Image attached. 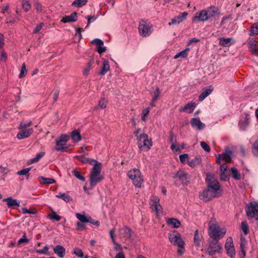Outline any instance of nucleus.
Listing matches in <instances>:
<instances>
[{
  "instance_id": "obj_1",
  "label": "nucleus",
  "mask_w": 258,
  "mask_h": 258,
  "mask_svg": "<svg viewBox=\"0 0 258 258\" xmlns=\"http://www.w3.org/2000/svg\"><path fill=\"white\" fill-rule=\"evenodd\" d=\"M226 229L220 227L218 223L215 219H211L209 223L208 234L213 239L218 240L224 236Z\"/></svg>"
},
{
  "instance_id": "obj_2",
  "label": "nucleus",
  "mask_w": 258,
  "mask_h": 258,
  "mask_svg": "<svg viewBox=\"0 0 258 258\" xmlns=\"http://www.w3.org/2000/svg\"><path fill=\"white\" fill-rule=\"evenodd\" d=\"M101 163H96L91 170L90 174V185L92 188L101 182L104 178L101 173Z\"/></svg>"
},
{
  "instance_id": "obj_3",
  "label": "nucleus",
  "mask_w": 258,
  "mask_h": 258,
  "mask_svg": "<svg viewBox=\"0 0 258 258\" xmlns=\"http://www.w3.org/2000/svg\"><path fill=\"white\" fill-rule=\"evenodd\" d=\"M208 185V189L216 197H219L222 195V190L220 189V185L218 181L215 177L211 175L207 174L206 179Z\"/></svg>"
},
{
  "instance_id": "obj_4",
  "label": "nucleus",
  "mask_w": 258,
  "mask_h": 258,
  "mask_svg": "<svg viewBox=\"0 0 258 258\" xmlns=\"http://www.w3.org/2000/svg\"><path fill=\"white\" fill-rule=\"evenodd\" d=\"M205 250L209 255L212 256L216 253H222V245L217 240H209Z\"/></svg>"
},
{
  "instance_id": "obj_5",
  "label": "nucleus",
  "mask_w": 258,
  "mask_h": 258,
  "mask_svg": "<svg viewBox=\"0 0 258 258\" xmlns=\"http://www.w3.org/2000/svg\"><path fill=\"white\" fill-rule=\"evenodd\" d=\"M128 177L133 181L134 185L137 187H141L144 182L143 176L138 169H133L127 173Z\"/></svg>"
},
{
  "instance_id": "obj_6",
  "label": "nucleus",
  "mask_w": 258,
  "mask_h": 258,
  "mask_svg": "<svg viewBox=\"0 0 258 258\" xmlns=\"http://www.w3.org/2000/svg\"><path fill=\"white\" fill-rule=\"evenodd\" d=\"M137 141L138 147L141 151H147L152 146L151 139H149L148 135L146 134H140L138 137Z\"/></svg>"
},
{
  "instance_id": "obj_7",
  "label": "nucleus",
  "mask_w": 258,
  "mask_h": 258,
  "mask_svg": "<svg viewBox=\"0 0 258 258\" xmlns=\"http://www.w3.org/2000/svg\"><path fill=\"white\" fill-rule=\"evenodd\" d=\"M69 135L66 134L61 135L59 138L56 140V147L54 150L56 151H66L68 147L67 146V142L70 139Z\"/></svg>"
},
{
  "instance_id": "obj_8",
  "label": "nucleus",
  "mask_w": 258,
  "mask_h": 258,
  "mask_svg": "<svg viewBox=\"0 0 258 258\" xmlns=\"http://www.w3.org/2000/svg\"><path fill=\"white\" fill-rule=\"evenodd\" d=\"M152 27L150 23L144 20H141L138 27L140 35L143 37L149 36L153 31Z\"/></svg>"
},
{
  "instance_id": "obj_9",
  "label": "nucleus",
  "mask_w": 258,
  "mask_h": 258,
  "mask_svg": "<svg viewBox=\"0 0 258 258\" xmlns=\"http://www.w3.org/2000/svg\"><path fill=\"white\" fill-rule=\"evenodd\" d=\"M175 184L176 186H179V182L183 185H186L189 183L188 174L183 170H179L174 176Z\"/></svg>"
},
{
  "instance_id": "obj_10",
  "label": "nucleus",
  "mask_w": 258,
  "mask_h": 258,
  "mask_svg": "<svg viewBox=\"0 0 258 258\" xmlns=\"http://www.w3.org/2000/svg\"><path fill=\"white\" fill-rule=\"evenodd\" d=\"M246 214L249 220L255 218L258 215V203L254 202L250 203L245 207Z\"/></svg>"
},
{
  "instance_id": "obj_11",
  "label": "nucleus",
  "mask_w": 258,
  "mask_h": 258,
  "mask_svg": "<svg viewBox=\"0 0 258 258\" xmlns=\"http://www.w3.org/2000/svg\"><path fill=\"white\" fill-rule=\"evenodd\" d=\"M170 241L174 245H177L179 248H182L184 246V242L182 240L181 235L175 231L169 234Z\"/></svg>"
},
{
  "instance_id": "obj_12",
  "label": "nucleus",
  "mask_w": 258,
  "mask_h": 258,
  "mask_svg": "<svg viewBox=\"0 0 258 258\" xmlns=\"http://www.w3.org/2000/svg\"><path fill=\"white\" fill-rule=\"evenodd\" d=\"M225 248L227 255L231 258H234L235 256V250L231 237H228L225 244Z\"/></svg>"
},
{
  "instance_id": "obj_13",
  "label": "nucleus",
  "mask_w": 258,
  "mask_h": 258,
  "mask_svg": "<svg viewBox=\"0 0 258 258\" xmlns=\"http://www.w3.org/2000/svg\"><path fill=\"white\" fill-rule=\"evenodd\" d=\"M133 232L131 229L127 227H124L119 230V236L121 240L126 241L132 236Z\"/></svg>"
},
{
  "instance_id": "obj_14",
  "label": "nucleus",
  "mask_w": 258,
  "mask_h": 258,
  "mask_svg": "<svg viewBox=\"0 0 258 258\" xmlns=\"http://www.w3.org/2000/svg\"><path fill=\"white\" fill-rule=\"evenodd\" d=\"M150 204L152 210L157 214L161 212V207L159 204V198L157 196H152L150 199Z\"/></svg>"
},
{
  "instance_id": "obj_15",
  "label": "nucleus",
  "mask_w": 258,
  "mask_h": 258,
  "mask_svg": "<svg viewBox=\"0 0 258 258\" xmlns=\"http://www.w3.org/2000/svg\"><path fill=\"white\" fill-rule=\"evenodd\" d=\"M187 15L188 13L186 12L181 13L179 14L177 16H176L172 19L171 22L168 23V25L171 26L172 25L179 24L186 19Z\"/></svg>"
},
{
  "instance_id": "obj_16",
  "label": "nucleus",
  "mask_w": 258,
  "mask_h": 258,
  "mask_svg": "<svg viewBox=\"0 0 258 258\" xmlns=\"http://www.w3.org/2000/svg\"><path fill=\"white\" fill-rule=\"evenodd\" d=\"M208 20L207 13H206L205 9L197 13L196 16L192 19L194 22H205Z\"/></svg>"
},
{
  "instance_id": "obj_17",
  "label": "nucleus",
  "mask_w": 258,
  "mask_h": 258,
  "mask_svg": "<svg viewBox=\"0 0 258 258\" xmlns=\"http://www.w3.org/2000/svg\"><path fill=\"white\" fill-rule=\"evenodd\" d=\"M199 198L201 200L207 202L217 197L207 189L199 193Z\"/></svg>"
},
{
  "instance_id": "obj_18",
  "label": "nucleus",
  "mask_w": 258,
  "mask_h": 258,
  "mask_svg": "<svg viewBox=\"0 0 258 258\" xmlns=\"http://www.w3.org/2000/svg\"><path fill=\"white\" fill-rule=\"evenodd\" d=\"M20 131L17 134V138L19 140L24 139L29 137L33 132L32 128H29L27 130L19 129Z\"/></svg>"
},
{
  "instance_id": "obj_19",
  "label": "nucleus",
  "mask_w": 258,
  "mask_h": 258,
  "mask_svg": "<svg viewBox=\"0 0 258 258\" xmlns=\"http://www.w3.org/2000/svg\"><path fill=\"white\" fill-rule=\"evenodd\" d=\"M231 153L230 152L219 154L217 158L216 163L220 164L221 161H224L226 163L230 162L231 160Z\"/></svg>"
},
{
  "instance_id": "obj_20",
  "label": "nucleus",
  "mask_w": 258,
  "mask_h": 258,
  "mask_svg": "<svg viewBox=\"0 0 258 258\" xmlns=\"http://www.w3.org/2000/svg\"><path fill=\"white\" fill-rule=\"evenodd\" d=\"M190 123L192 127L196 128L199 130H202L206 126L205 124L202 122L199 118H191Z\"/></svg>"
},
{
  "instance_id": "obj_21",
  "label": "nucleus",
  "mask_w": 258,
  "mask_h": 258,
  "mask_svg": "<svg viewBox=\"0 0 258 258\" xmlns=\"http://www.w3.org/2000/svg\"><path fill=\"white\" fill-rule=\"evenodd\" d=\"M3 201L7 202V206L9 208H15L20 206L19 201L16 199H13L12 197L4 199Z\"/></svg>"
},
{
  "instance_id": "obj_22",
  "label": "nucleus",
  "mask_w": 258,
  "mask_h": 258,
  "mask_svg": "<svg viewBox=\"0 0 258 258\" xmlns=\"http://www.w3.org/2000/svg\"><path fill=\"white\" fill-rule=\"evenodd\" d=\"M196 107V104L195 102H188V103L186 104L185 106L180 109L179 111L180 112H184L187 113H191L193 112L194 109H195Z\"/></svg>"
},
{
  "instance_id": "obj_23",
  "label": "nucleus",
  "mask_w": 258,
  "mask_h": 258,
  "mask_svg": "<svg viewBox=\"0 0 258 258\" xmlns=\"http://www.w3.org/2000/svg\"><path fill=\"white\" fill-rule=\"evenodd\" d=\"M78 16L76 12L72 13L70 16L63 17L61 22L64 23L74 22L77 21Z\"/></svg>"
},
{
  "instance_id": "obj_24",
  "label": "nucleus",
  "mask_w": 258,
  "mask_h": 258,
  "mask_svg": "<svg viewBox=\"0 0 258 258\" xmlns=\"http://www.w3.org/2000/svg\"><path fill=\"white\" fill-rule=\"evenodd\" d=\"M75 158L83 163H88L89 164L93 165L94 166L95 164L99 163V162H97L94 159L87 158L82 156H76Z\"/></svg>"
},
{
  "instance_id": "obj_25",
  "label": "nucleus",
  "mask_w": 258,
  "mask_h": 258,
  "mask_svg": "<svg viewBox=\"0 0 258 258\" xmlns=\"http://www.w3.org/2000/svg\"><path fill=\"white\" fill-rule=\"evenodd\" d=\"M206 10V13H207L208 19L214 17L215 15L218 14V9L214 6H211Z\"/></svg>"
},
{
  "instance_id": "obj_26",
  "label": "nucleus",
  "mask_w": 258,
  "mask_h": 258,
  "mask_svg": "<svg viewBox=\"0 0 258 258\" xmlns=\"http://www.w3.org/2000/svg\"><path fill=\"white\" fill-rule=\"evenodd\" d=\"M70 137L74 143H78L82 140V137L79 130H75L72 131Z\"/></svg>"
},
{
  "instance_id": "obj_27",
  "label": "nucleus",
  "mask_w": 258,
  "mask_h": 258,
  "mask_svg": "<svg viewBox=\"0 0 258 258\" xmlns=\"http://www.w3.org/2000/svg\"><path fill=\"white\" fill-rule=\"evenodd\" d=\"M109 69L110 66L109 61L106 59H104L99 74L101 76H104L109 70Z\"/></svg>"
},
{
  "instance_id": "obj_28",
  "label": "nucleus",
  "mask_w": 258,
  "mask_h": 258,
  "mask_svg": "<svg viewBox=\"0 0 258 258\" xmlns=\"http://www.w3.org/2000/svg\"><path fill=\"white\" fill-rule=\"evenodd\" d=\"M53 251L60 257H62L65 255L66 249L61 245H58L55 246Z\"/></svg>"
},
{
  "instance_id": "obj_29",
  "label": "nucleus",
  "mask_w": 258,
  "mask_h": 258,
  "mask_svg": "<svg viewBox=\"0 0 258 258\" xmlns=\"http://www.w3.org/2000/svg\"><path fill=\"white\" fill-rule=\"evenodd\" d=\"M227 168L228 166L226 163L222 164L220 166V178L222 180H226L227 178Z\"/></svg>"
},
{
  "instance_id": "obj_30",
  "label": "nucleus",
  "mask_w": 258,
  "mask_h": 258,
  "mask_svg": "<svg viewBox=\"0 0 258 258\" xmlns=\"http://www.w3.org/2000/svg\"><path fill=\"white\" fill-rule=\"evenodd\" d=\"M232 40V38H220L219 39V44L220 45L222 46L225 47H228L231 45L232 43H233L234 42L232 43L231 41Z\"/></svg>"
},
{
  "instance_id": "obj_31",
  "label": "nucleus",
  "mask_w": 258,
  "mask_h": 258,
  "mask_svg": "<svg viewBox=\"0 0 258 258\" xmlns=\"http://www.w3.org/2000/svg\"><path fill=\"white\" fill-rule=\"evenodd\" d=\"M202 236L199 234L198 230H196L194 233V242L196 246L200 247L201 246V240Z\"/></svg>"
},
{
  "instance_id": "obj_32",
  "label": "nucleus",
  "mask_w": 258,
  "mask_h": 258,
  "mask_svg": "<svg viewBox=\"0 0 258 258\" xmlns=\"http://www.w3.org/2000/svg\"><path fill=\"white\" fill-rule=\"evenodd\" d=\"M167 222L168 225H171L173 228H178L181 225L180 222L175 218L169 219Z\"/></svg>"
},
{
  "instance_id": "obj_33",
  "label": "nucleus",
  "mask_w": 258,
  "mask_h": 258,
  "mask_svg": "<svg viewBox=\"0 0 258 258\" xmlns=\"http://www.w3.org/2000/svg\"><path fill=\"white\" fill-rule=\"evenodd\" d=\"M213 90L211 88H206L205 89L201 95L199 97V100L200 101H203L206 97H207L209 95H210L212 92Z\"/></svg>"
},
{
  "instance_id": "obj_34",
  "label": "nucleus",
  "mask_w": 258,
  "mask_h": 258,
  "mask_svg": "<svg viewBox=\"0 0 258 258\" xmlns=\"http://www.w3.org/2000/svg\"><path fill=\"white\" fill-rule=\"evenodd\" d=\"M76 216L78 219H79L82 223H87L88 221V218L89 215H86L85 214H81L77 213H76Z\"/></svg>"
},
{
  "instance_id": "obj_35",
  "label": "nucleus",
  "mask_w": 258,
  "mask_h": 258,
  "mask_svg": "<svg viewBox=\"0 0 258 258\" xmlns=\"http://www.w3.org/2000/svg\"><path fill=\"white\" fill-rule=\"evenodd\" d=\"M41 184H50L55 182V180L50 178H46L42 176L38 178Z\"/></svg>"
},
{
  "instance_id": "obj_36",
  "label": "nucleus",
  "mask_w": 258,
  "mask_h": 258,
  "mask_svg": "<svg viewBox=\"0 0 258 258\" xmlns=\"http://www.w3.org/2000/svg\"><path fill=\"white\" fill-rule=\"evenodd\" d=\"M201 163V159L200 158H195L191 161L187 162V164L191 167L194 168L200 165Z\"/></svg>"
},
{
  "instance_id": "obj_37",
  "label": "nucleus",
  "mask_w": 258,
  "mask_h": 258,
  "mask_svg": "<svg viewBox=\"0 0 258 258\" xmlns=\"http://www.w3.org/2000/svg\"><path fill=\"white\" fill-rule=\"evenodd\" d=\"M56 197L61 199L67 203L70 202L72 200L71 198L68 194L62 192H59L57 195H56Z\"/></svg>"
},
{
  "instance_id": "obj_38",
  "label": "nucleus",
  "mask_w": 258,
  "mask_h": 258,
  "mask_svg": "<svg viewBox=\"0 0 258 258\" xmlns=\"http://www.w3.org/2000/svg\"><path fill=\"white\" fill-rule=\"evenodd\" d=\"M232 176L233 178L236 180H240L241 178L240 173L238 171V170L235 167H232L231 168Z\"/></svg>"
},
{
  "instance_id": "obj_39",
  "label": "nucleus",
  "mask_w": 258,
  "mask_h": 258,
  "mask_svg": "<svg viewBox=\"0 0 258 258\" xmlns=\"http://www.w3.org/2000/svg\"><path fill=\"white\" fill-rule=\"evenodd\" d=\"M22 7L25 12L29 11L31 8V5L29 0H23Z\"/></svg>"
},
{
  "instance_id": "obj_40",
  "label": "nucleus",
  "mask_w": 258,
  "mask_h": 258,
  "mask_svg": "<svg viewBox=\"0 0 258 258\" xmlns=\"http://www.w3.org/2000/svg\"><path fill=\"white\" fill-rule=\"evenodd\" d=\"M248 119H249V118H248V116L246 115L244 117L243 120H241L239 121V124L240 127L242 130H244L245 129V128L246 127V126H247V125L248 124Z\"/></svg>"
},
{
  "instance_id": "obj_41",
  "label": "nucleus",
  "mask_w": 258,
  "mask_h": 258,
  "mask_svg": "<svg viewBox=\"0 0 258 258\" xmlns=\"http://www.w3.org/2000/svg\"><path fill=\"white\" fill-rule=\"evenodd\" d=\"M258 34V22L254 23L251 27L249 35L255 36Z\"/></svg>"
},
{
  "instance_id": "obj_42",
  "label": "nucleus",
  "mask_w": 258,
  "mask_h": 258,
  "mask_svg": "<svg viewBox=\"0 0 258 258\" xmlns=\"http://www.w3.org/2000/svg\"><path fill=\"white\" fill-rule=\"evenodd\" d=\"M93 64V61L92 60H90L88 62L86 66V67L84 69L83 74L84 76H88L89 73L91 70V68Z\"/></svg>"
},
{
  "instance_id": "obj_43",
  "label": "nucleus",
  "mask_w": 258,
  "mask_h": 258,
  "mask_svg": "<svg viewBox=\"0 0 258 258\" xmlns=\"http://www.w3.org/2000/svg\"><path fill=\"white\" fill-rule=\"evenodd\" d=\"M189 48H186L184 50L181 51V52L177 53L174 57V58L176 59L179 57L182 58H185L187 56V52L189 51Z\"/></svg>"
},
{
  "instance_id": "obj_44",
  "label": "nucleus",
  "mask_w": 258,
  "mask_h": 258,
  "mask_svg": "<svg viewBox=\"0 0 258 258\" xmlns=\"http://www.w3.org/2000/svg\"><path fill=\"white\" fill-rule=\"evenodd\" d=\"M87 2V0H75L72 3V5L75 7L79 8L86 5Z\"/></svg>"
},
{
  "instance_id": "obj_45",
  "label": "nucleus",
  "mask_w": 258,
  "mask_h": 258,
  "mask_svg": "<svg viewBox=\"0 0 258 258\" xmlns=\"http://www.w3.org/2000/svg\"><path fill=\"white\" fill-rule=\"evenodd\" d=\"M48 217L49 219L52 220H55L56 221H59L61 219V217L58 215L55 212L52 211V213H49L48 215Z\"/></svg>"
},
{
  "instance_id": "obj_46",
  "label": "nucleus",
  "mask_w": 258,
  "mask_h": 258,
  "mask_svg": "<svg viewBox=\"0 0 258 258\" xmlns=\"http://www.w3.org/2000/svg\"><path fill=\"white\" fill-rule=\"evenodd\" d=\"M44 155L43 152H40L36 155L35 157L31 159L30 160V163H33L38 161L40 158H41Z\"/></svg>"
},
{
  "instance_id": "obj_47",
  "label": "nucleus",
  "mask_w": 258,
  "mask_h": 258,
  "mask_svg": "<svg viewBox=\"0 0 258 258\" xmlns=\"http://www.w3.org/2000/svg\"><path fill=\"white\" fill-rule=\"evenodd\" d=\"M241 229L244 235H247L249 232V227L247 223L243 221L241 223Z\"/></svg>"
},
{
  "instance_id": "obj_48",
  "label": "nucleus",
  "mask_w": 258,
  "mask_h": 258,
  "mask_svg": "<svg viewBox=\"0 0 258 258\" xmlns=\"http://www.w3.org/2000/svg\"><path fill=\"white\" fill-rule=\"evenodd\" d=\"M108 104V101L105 98H102L99 102L98 106L100 107L101 109H105L106 108Z\"/></svg>"
},
{
  "instance_id": "obj_49",
  "label": "nucleus",
  "mask_w": 258,
  "mask_h": 258,
  "mask_svg": "<svg viewBox=\"0 0 258 258\" xmlns=\"http://www.w3.org/2000/svg\"><path fill=\"white\" fill-rule=\"evenodd\" d=\"M150 110V107H148L146 109H144L142 111V113L141 114V118L142 120H146V116L149 114Z\"/></svg>"
},
{
  "instance_id": "obj_50",
  "label": "nucleus",
  "mask_w": 258,
  "mask_h": 258,
  "mask_svg": "<svg viewBox=\"0 0 258 258\" xmlns=\"http://www.w3.org/2000/svg\"><path fill=\"white\" fill-rule=\"evenodd\" d=\"M27 74V70L26 68L25 63L24 62L22 66L21 72L19 75V78H23Z\"/></svg>"
},
{
  "instance_id": "obj_51",
  "label": "nucleus",
  "mask_w": 258,
  "mask_h": 258,
  "mask_svg": "<svg viewBox=\"0 0 258 258\" xmlns=\"http://www.w3.org/2000/svg\"><path fill=\"white\" fill-rule=\"evenodd\" d=\"M188 158L189 157L187 154H181L179 156L180 162L183 164L187 163Z\"/></svg>"
},
{
  "instance_id": "obj_52",
  "label": "nucleus",
  "mask_w": 258,
  "mask_h": 258,
  "mask_svg": "<svg viewBox=\"0 0 258 258\" xmlns=\"http://www.w3.org/2000/svg\"><path fill=\"white\" fill-rule=\"evenodd\" d=\"M74 253L77 256L79 257H83L84 256V253L82 250L78 247H75L74 248Z\"/></svg>"
},
{
  "instance_id": "obj_53",
  "label": "nucleus",
  "mask_w": 258,
  "mask_h": 258,
  "mask_svg": "<svg viewBox=\"0 0 258 258\" xmlns=\"http://www.w3.org/2000/svg\"><path fill=\"white\" fill-rule=\"evenodd\" d=\"M48 249H49V246H45L41 249L36 250V252H37V253H38L39 254H45L49 255Z\"/></svg>"
},
{
  "instance_id": "obj_54",
  "label": "nucleus",
  "mask_w": 258,
  "mask_h": 258,
  "mask_svg": "<svg viewBox=\"0 0 258 258\" xmlns=\"http://www.w3.org/2000/svg\"><path fill=\"white\" fill-rule=\"evenodd\" d=\"M30 170V168H25V169H23L21 170L18 171L17 173L18 175H25L27 177H28L29 175V172Z\"/></svg>"
},
{
  "instance_id": "obj_55",
  "label": "nucleus",
  "mask_w": 258,
  "mask_h": 258,
  "mask_svg": "<svg viewBox=\"0 0 258 258\" xmlns=\"http://www.w3.org/2000/svg\"><path fill=\"white\" fill-rule=\"evenodd\" d=\"M252 151L255 156H258V140L255 141L253 144L252 148Z\"/></svg>"
},
{
  "instance_id": "obj_56",
  "label": "nucleus",
  "mask_w": 258,
  "mask_h": 258,
  "mask_svg": "<svg viewBox=\"0 0 258 258\" xmlns=\"http://www.w3.org/2000/svg\"><path fill=\"white\" fill-rule=\"evenodd\" d=\"M32 122L31 121H30L27 123L21 122L19 124L18 128L19 129H25L26 127L30 126L32 124Z\"/></svg>"
},
{
  "instance_id": "obj_57",
  "label": "nucleus",
  "mask_w": 258,
  "mask_h": 258,
  "mask_svg": "<svg viewBox=\"0 0 258 258\" xmlns=\"http://www.w3.org/2000/svg\"><path fill=\"white\" fill-rule=\"evenodd\" d=\"M245 246L246 241L244 240L242 241L240 244V252L241 254H242L243 256H245Z\"/></svg>"
},
{
  "instance_id": "obj_58",
  "label": "nucleus",
  "mask_w": 258,
  "mask_h": 258,
  "mask_svg": "<svg viewBox=\"0 0 258 258\" xmlns=\"http://www.w3.org/2000/svg\"><path fill=\"white\" fill-rule=\"evenodd\" d=\"M73 173L74 176H75L78 179L83 181H84L85 180V178L84 176H82L78 171L74 170Z\"/></svg>"
},
{
  "instance_id": "obj_59",
  "label": "nucleus",
  "mask_w": 258,
  "mask_h": 258,
  "mask_svg": "<svg viewBox=\"0 0 258 258\" xmlns=\"http://www.w3.org/2000/svg\"><path fill=\"white\" fill-rule=\"evenodd\" d=\"M249 47L251 49L255 48L256 46H258V42L255 40H251L248 43Z\"/></svg>"
},
{
  "instance_id": "obj_60",
  "label": "nucleus",
  "mask_w": 258,
  "mask_h": 258,
  "mask_svg": "<svg viewBox=\"0 0 258 258\" xmlns=\"http://www.w3.org/2000/svg\"><path fill=\"white\" fill-rule=\"evenodd\" d=\"M201 146L205 151L209 152L211 151L210 146L205 142L202 141L200 143Z\"/></svg>"
},
{
  "instance_id": "obj_61",
  "label": "nucleus",
  "mask_w": 258,
  "mask_h": 258,
  "mask_svg": "<svg viewBox=\"0 0 258 258\" xmlns=\"http://www.w3.org/2000/svg\"><path fill=\"white\" fill-rule=\"evenodd\" d=\"M161 91L158 87L156 89V91L154 93L153 99L154 101H157L159 96H160Z\"/></svg>"
},
{
  "instance_id": "obj_62",
  "label": "nucleus",
  "mask_w": 258,
  "mask_h": 258,
  "mask_svg": "<svg viewBox=\"0 0 258 258\" xmlns=\"http://www.w3.org/2000/svg\"><path fill=\"white\" fill-rule=\"evenodd\" d=\"M34 7L38 12H42L43 11V8L42 5L39 2H35L34 3Z\"/></svg>"
},
{
  "instance_id": "obj_63",
  "label": "nucleus",
  "mask_w": 258,
  "mask_h": 258,
  "mask_svg": "<svg viewBox=\"0 0 258 258\" xmlns=\"http://www.w3.org/2000/svg\"><path fill=\"white\" fill-rule=\"evenodd\" d=\"M169 140L171 144L175 143L176 142V137L171 131L169 133Z\"/></svg>"
},
{
  "instance_id": "obj_64",
  "label": "nucleus",
  "mask_w": 258,
  "mask_h": 258,
  "mask_svg": "<svg viewBox=\"0 0 258 258\" xmlns=\"http://www.w3.org/2000/svg\"><path fill=\"white\" fill-rule=\"evenodd\" d=\"M44 24L43 23H41L37 25L34 29L33 33H37L39 32L40 30L42 29V28L44 26Z\"/></svg>"
}]
</instances>
